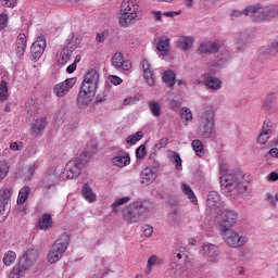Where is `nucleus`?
<instances>
[{"label": "nucleus", "mask_w": 278, "mask_h": 278, "mask_svg": "<svg viewBox=\"0 0 278 278\" xmlns=\"http://www.w3.org/2000/svg\"><path fill=\"white\" fill-rule=\"evenodd\" d=\"M220 173L219 184L225 197L244 194V192L249 190V182L244 181V174L242 170L236 169L232 174H227V169L220 167Z\"/></svg>", "instance_id": "1"}, {"label": "nucleus", "mask_w": 278, "mask_h": 278, "mask_svg": "<svg viewBox=\"0 0 278 278\" xmlns=\"http://www.w3.org/2000/svg\"><path fill=\"white\" fill-rule=\"evenodd\" d=\"M97 153V144H93L91 149H87L78 157L71 160L65 166L64 177L66 179H76L78 175H81V170L86 164L90 162V157Z\"/></svg>", "instance_id": "2"}, {"label": "nucleus", "mask_w": 278, "mask_h": 278, "mask_svg": "<svg viewBox=\"0 0 278 278\" xmlns=\"http://www.w3.org/2000/svg\"><path fill=\"white\" fill-rule=\"evenodd\" d=\"M147 216H149V206L146 205V202H132L122 210V218L127 225L142 223Z\"/></svg>", "instance_id": "3"}, {"label": "nucleus", "mask_w": 278, "mask_h": 278, "mask_svg": "<svg viewBox=\"0 0 278 278\" xmlns=\"http://www.w3.org/2000/svg\"><path fill=\"white\" fill-rule=\"evenodd\" d=\"M36 260H38V251L35 249L27 250L26 253L20 257L18 263L13 267L11 277L20 278L25 270H29V268L36 264Z\"/></svg>", "instance_id": "4"}, {"label": "nucleus", "mask_w": 278, "mask_h": 278, "mask_svg": "<svg viewBox=\"0 0 278 278\" xmlns=\"http://www.w3.org/2000/svg\"><path fill=\"white\" fill-rule=\"evenodd\" d=\"M212 131H214V109H212V105L205 104L198 135L200 138H212Z\"/></svg>", "instance_id": "5"}, {"label": "nucleus", "mask_w": 278, "mask_h": 278, "mask_svg": "<svg viewBox=\"0 0 278 278\" xmlns=\"http://www.w3.org/2000/svg\"><path fill=\"white\" fill-rule=\"evenodd\" d=\"M71 237H68V235H62L61 238L53 243L47 257L49 264H55L62 260V256L66 253V249H68Z\"/></svg>", "instance_id": "6"}, {"label": "nucleus", "mask_w": 278, "mask_h": 278, "mask_svg": "<svg viewBox=\"0 0 278 278\" xmlns=\"http://www.w3.org/2000/svg\"><path fill=\"white\" fill-rule=\"evenodd\" d=\"M219 232L223 236L226 244H228L231 249H240V247H244V244L249 242L247 237L238 235V232L231 228L219 230Z\"/></svg>", "instance_id": "7"}, {"label": "nucleus", "mask_w": 278, "mask_h": 278, "mask_svg": "<svg viewBox=\"0 0 278 278\" xmlns=\"http://www.w3.org/2000/svg\"><path fill=\"white\" fill-rule=\"evenodd\" d=\"M218 223L219 231H227V229H231L238 223V213L233 210L226 208L218 215Z\"/></svg>", "instance_id": "8"}, {"label": "nucleus", "mask_w": 278, "mask_h": 278, "mask_svg": "<svg viewBox=\"0 0 278 278\" xmlns=\"http://www.w3.org/2000/svg\"><path fill=\"white\" fill-rule=\"evenodd\" d=\"M243 14L244 16H250L253 23H260L264 21V18H266V11H264V7H262V3L247 7Z\"/></svg>", "instance_id": "9"}, {"label": "nucleus", "mask_w": 278, "mask_h": 278, "mask_svg": "<svg viewBox=\"0 0 278 278\" xmlns=\"http://www.w3.org/2000/svg\"><path fill=\"white\" fill-rule=\"evenodd\" d=\"M97 86H99V72H97V70H90L84 76V81L80 87L90 92H97Z\"/></svg>", "instance_id": "10"}, {"label": "nucleus", "mask_w": 278, "mask_h": 278, "mask_svg": "<svg viewBox=\"0 0 278 278\" xmlns=\"http://www.w3.org/2000/svg\"><path fill=\"white\" fill-rule=\"evenodd\" d=\"M65 173H58L54 168L50 169L42 179V188L45 190H50L53 186H58L60 179H64Z\"/></svg>", "instance_id": "11"}, {"label": "nucleus", "mask_w": 278, "mask_h": 278, "mask_svg": "<svg viewBox=\"0 0 278 278\" xmlns=\"http://www.w3.org/2000/svg\"><path fill=\"white\" fill-rule=\"evenodd\" d=\"M46 49H47V39L45 38V36H39L30 47L31 60H35V61L40 60Z\"/></svg>", "instance_id": "12"}, {"label": "nucleus", "mask_w": 278, "mask_h": 278, "mask_svg": "<svg viewBox=\"0 0 278 278\" xmlns=\"http://www.w3.org/2000/svg\"><path fill=\"white\" fill-rule=\"evenodd\" d=\"M253 38H255V35L249 30H241L237 35L236 40V49L237 51H244L249 45L253 41Z\"/></svg>", "instance_id": "13"}, {"label": "nucleus", "mask_w": 278, "mask_h": 278, "mask_svg": "<svg viewBox=\"0 0 278 278\" xmlns=\"http://www.w3.org/2000/svg\"><path fill=\"white\" fill-rule=\"evenodd\" d=\"M111 64L116 71H131V61H125L123 52H115L111 60Z\"/></svg>", "instance_id": "14"}, {"label": "nucleus", "mask_w": 278, "mask_h": 278, "mask_svg": "<svg viewBox=\"0 0 278 278\" xmlns=\"http://www.w3.org/2000/svg\"><path fill=\"white\" fill-rule=\"evenodd\" d=\"M96 91H90V89H84L80 87L78 97H77V108L79 110H84V108H88L90 103H92V97H94Z\"/></svg>", "instance_id": "15"}, {"label": "nucleus", "mask_w": 278, "mask_h": 278, "mask_svg": "<svg viewBox=\"0 0 278 278\" xmlns=\"http://www.w3.org/2000/svg\"><path fill=\"white\" fill-rule=\"evenodd\" d=\"M76 81L77 80L75 78H67L66 80L56 84L53 87V93L59 98L66 97V93L71 88H73V86H75Z\"/></svg>", "instance_id": "16"}, {"label": "nucleus", "mask_w": 278, "mask_h": 278, "mask_svg": "<svg viewBox=\"0 0 278 278\" xmlns=\"http://www.w3.org/2000/svg\"><path fill=\"white\" fill-rule=\"evenodd\" d=\"M81 43V40H76L73 43H68L66 48H63L61 51V54L58 60L59 66H64L65 64L68 63V60H71V56L73 55V51L77 49V46Z\"/></svg>", "instance_id": "17"}, {"label": "nucleus", "mask_w": 278, "mask_h": 278, "mask_svg": "<svg viewBox=\"0 0 278 278\" xmlns=\"http://www.w3.org/2000/svg\"><path fill=\"white\" fill-rule=\"evenodd\" d=\"M223 205L218 191H210L206 199V206L211 210V213L216 212V210H220Z\"/></svg>", "instance_id": "18"}, {"label": "nucleus", "mask_w": 278, "mask_h": 278, "mask_svg": "<svg viewBox=\"0 0 278 278\" xmlns=\"http://www.w3.org/2000/svg\"><path fill=\"white\" fill-rule=\"evenodd\" d=\"M131 163V157H129V153L125 152V150H118L115 153V156L112 159L113 166H117L118 168H124V166H129Z\"/></svg>", "instance_id": "19"}, {"label": "nucleus", "mask_w": 278, "mask_h": 278, "mask_svg": "<svg viewBox=\"0 0 278 278\" xmlns=\"http://www.w3.org/2000/svg\"><path fill=\"white\" fill-rule=\"evenodd\" d=\"M263 110L267 114H278L277 97L275 93H268L263 102Z\"/></svg>", "instance_id": "20"}, {"label": "nucleus", "mask_w": 278, "mask_h": 278, "mask_svg": "<svg viewBox=\"0 0 278 278\" xmlns=\"http://www.w3.org/2000/svg\"><path fill=\"white\" fill-rule=\"evenodd\" d=\"M47 128V117H37L33 123H31V136L38 137L41 136V134L45 131Z\"/></svg>", "instance_id": "21"}, {"label": "nucleus", "mask_w": 278, "mask_h": 278, "mask_svg": "<svg viewBox=\"0 0 278 278\" xmlns=\"http://www.w3.org/2000/svg\"><path fill=\"white\" fill-rule=\"evenodd\" d=\"M157 179V172L153 167H146L141 172V184L144 186H149V184H153Z\"/></svg>", "instance_id": "22"}, {"label": "nucleus", "mask_w": 278, "mask_h": 278, "mask_svg": "<svg viewBox=\"0 0 278 278\" xmlns=\"http://www.w3.org/2000/svg\"><path fill=\"white\" fill-rule=\"evenodd\" d=\"M143 68V77L149 86H155V78H153V71H151V64L147 59H143L141 62Z\"/></svg>", "instance_id": "23"}, {"label": "nucleus", "mask_w": 278, "mask_h": 278, "mask_svg": "<svg viewBox=\"0 0 278 278\" xmlns=\"http://www.w3.org/2000/svg\"><path fill=\"white\" fill-rule=\"evenodd\" d=\"M156 49L160 51L161 55H168V53H170V39L166 36L161 37L156 43Z\"/></svg>", "instance_id": "24"}, {"label": "nucleus", "mask_w": 278, "mask_h": 278, "mask_svg": "<svg viewBox=\"0 0 278 278\" xmlns=\"http://www.w3.org/2000/svg\"><path fill=\"white\" fill-rule=\"evenodd\" d=\"M16 45V55L17 58H23V55H25V49H27V36L21 33L17 36Z\"/></svg>", "instance_id": "25"}, {"label": "nucleus", "mask_w": 278, "mask_h": 278, "mask_svg": "<svg viewBox=\"0 0 278 278\" xmlns=\"http://www.w3.org/2000/svg\"><path fill=\"white\" fill-rule=\"evenodd\" d=\"M220 47H218V43L207 41L200 45L198 52L199 53H218Z\"/></svg>", "instance_id": "26"}, {"label": "nucleus", "mask_w": 278, "mask_h": 278, "mask_svg": "<svg viewBox=\"0 0 278 278\" xmlns=\"http://www.w3.org/2000/svg\"><path fill=\"white\" fill-rule=\"evenodd\" d=\"M128 4L124 3L121 12H124L126 14H130L131 16H138V12H140V7L138 5V2L134 0H128Z\"/></svg>", "instance_id": "27"}, {"label": "nucleus", "mask_w": 278, "mask_h": 278, "mask_svg": "<svg viewBox=\"0 0 278 278\" xmlns=\"http://www.w3.org/2000/svg\"><path fill=\"white\" fill-rule=\"evenodd\" d=\"M38 227L42 231L51 229L53 227V217H51V214H43L38 222Z\"/></svg>", "instance_id": "28"}, {"label": "nucleus", "mask_w": 278, "mask_h": 278, "mask_svg": "<svg viewBox=\"0 0 278 278\" xmlns=\"http://www.w3.org/2000/svg\"><path fill=\"white\" fill-rule=\"evenodd\" d=\"M81 194L85 201H88V203H94V201H97V194H94V191H92L90 185L86 182L83 185Z\"/></svg>", "instance_id": "29"}, {"label": "nucleus", "mask_w": 278, "mask_h": 278, "mask_svg": "<svg viewBox=\"0 0 278 278\" xmlns=\"http://www.w3.org/2000/svg\"><path fill=\"white\" fill-rule=\"evenodd\" d=\"M202 251L205 255L213 258H216L218 257V255H220V250L218 249V245H214L212 243L204 244L202 247Z\"/></svg>", "instance_id": "30"}, {"label": "nucleus", "mask_w": 278, "mask_h": 278, "mask_svg": "<svg viewBox=\"0 0 278 278\" xmlns=\"http://www.w3.org/2000/svg\"><path fill=\"white\" fill-rule=\"evenodd\" d=\"M137 20L138 15H131L129 13L122 12V16L119 17V25H122V27H129V25H134Z\"/></svg>", "instance_id": "31"}, {"label": "nucleus", "mask_w": 278, "mask_h": 278, "mask_svg": "<svg viewBox=\"0 0 278 278\" xmlns=\"http://www.w3.org/2000/svg\"><path fill=\"white\" fill-rule=\"evenodd\" d=\"M192 45H194V39L190 36H181L178 39V47L182 49V51H188V49H192Z\"/></svg>", "instance_id": "32"}, {"label": "nucleus", "mask_w": 278, "mask_h": 278, "mask_svg": "<svg viewBox=\"0 0 278 278\" xmlns=\"http://www.w3.org/2000/svg\"><path fill=\"white\" fill-rule=\"evenodd\" d=\"M204 84L210 90H220V87L223 86V81L214 76L206 77Z\"/></svg>", "instance_id": "33"}, {"label": "nucleus", "mask_w": 278, "mask_h": 278, "mask_svg": "<svg viewBox=\"0 0 278 278\" xmlns=\"http://www.w3.org/2000/svg\"><path fill=\"white\" fill-rule=\"evenodd\" d=\"M163 81L168 86V88H173V86L177 83V75L173 71H165L163 74Z\"/></svg>", "instance_id": "34"}, {"label": "nucleus", "mask_w": 278, "mask_h": 278, "mask_svg": "<svg viewBox=\"0 0 278 278\" xmlns=\"http://www.w3.org/2000/svg\"><path fill=\"white\" fill-rule=\"evenodd\" d=\"M131 201L130 197H124L115 199V201L111 204V210L114 214L121 211V205H125V203H129Z\"/></svg>", "instance_id": "35"}, {"label": "nucleus", "mask_w": 278, "mask_h": 278, "mask_svg": "<svg viewBox=\"0 0 278 278\" xmlns=\"http://www.w3.org/2000/svg\"><path fill=\"white\" fill-rule=\"evenodd\" d=\"M149 110L155 118H160V115L162 114V105L159 104L157 101H149L148 102Z\"/></svg>", "instance_id": "36"}, {"label": "nucleus", "mask_w": 278, "mask_h": 278, "mask_svg": "<svg viewBox=\"0 0 278 278\" xmlns=\"http://www.w3.org/2000/svg\"><path fill=\"white\" fill-rule=\"evenodd\" d=\"M191 147L195 152V155H198V157H203V155H205L203 142L201 140L199 139L193 140L191 142Z\"/></svg>", "instance_id": "37"}, {"label": "nucleus", "mask_w": 278, "mask_h": 278, "mask_svg": "<svg viewBox=\"0 0 278 278\" xmlns=\"http://www.w3.org/2000/svg\"><path fill=\"white\" fill-rule=\"evenodd\" d=\"M10 201H12V191L10 189L0 191V203L7 207H10Z\"/></svg>", "instance_id": "38"}, {"label": "nucleus", "mask_w": 278, "mask_h": 278, "mask_svg": "<svg viewBox=\"0 0 278 278\" xmlns=\"http://www.w3.org/2000/svg\"><path fill=\"white\" fill-rule=\"evenodd\" d=\"M181 191L184 192V194H186V197H188L191 203L197 205V195L194 194V191H192V188L190 186H188L187 184H184L181 186Z\"/></svg>", "instance_id": "39"}, {"label": "nucleus", "mask_w": 278, "mask_h": 278, "mask_svg": "<svg viewBox=\"0 0 278 278\" xmlns=\"http://www.w3.org/2000/svg\"><path fill=\"white\" fill-rule=\"evenodd\" d=\"M277 129V124L273 123L270 119H265L262 126V131L265 134H268L269 136H273V132Z\"/></svg>", "instance_id": "40"}, {"label": "nucleus", "mask_w": 278, "mask_h": 278, "mask_svg": "<svg viewBox=\"0 0 278 278\" xmlns=\"http://www.w3.org/2000/svg\"><path fill=\"white\" fill-rule=\"evenodd\" d=\"M31 192V188L24 187L20 190L18 198H17V204L23 205L25 201H27V198L29 197V193Z\"/></svg>", "instance_id": "41"}, {"label": "nucleus", "mask_w": 278, "mask_h": 278, "mask_svg": "<svg viewBox=\"0 0 278 278\" xmlns=\"http://www.w3.org/2000/svg\"><path fill=\"white\" fill-rule=\"evenodd\" d=\"M144 138V132L142 131H137L135 135H130L126 139V144L134 146L136 142H139V140H142Z\"/></svg>", "instance_id": "42"}, {"label": "nucleus", "mask_w": 278, "mask_h": 278, "mask_svg": "<svg viewBox=\"0 0 278 278\" xmlns=\"http://www.w3.org/2000/svg\"><path fill=\"white\" fill-rule=\"evenodd\" d=\"M16 262V253L14 251H8L3 257L4 266H12Z\"/></svg>", "instance_id": "43"}, {"label": "nucleus", "mask_w": 278, "mask_h": 278, "mask_svg": "<svg viewBox=\"0 0 278 278\" xmlns=\"http://www.w3.org/2000/svg\"><path fill=\"white\" fill-rule=\"evenodd\" d=\"M265 16H278V4H269L265 8Z\"/></svg>", "instance_id": "44"}, {"label": "nucleus", "mask_w": 278, "mask_h": 278, "mask_svg": "<svg viewBox=\"0 0 278 278\" xmlns=\"http://www.w3.org/2000/svg\"><path fill=\"white\" fill-rule=\"evenodd\" d=\"M10 214V208L5 206V204L0 203V223H5V218H8Z\"/></svg>", "instance_id": "45"}, {"label": "nucleus", "mask_w": 278, "mask_h": 278, "mask_svg": "<svg viewBox=\"0 0 278 278\" xmlns=\"http://www.w3.org/2000/svg\"><path fill=\"white\" fill-rule=\"evenodd\" d=\"M170 162H175L177 170H181V156L177 152H173L170 155Z\"/></svg>", "instance_id": "46"}, {"label": "nucleus", "mask_w": 278, "mask_h": 278, "mask_svg": "<svg viewBox=\"0 0 278 278\" xmlns=\"http://www.w3.org/2000/svg\"><path fill=\"white\" fill-rule=\"evenodd\" d=\"M108 101V90L101 91L97 97H96V105H99L101 103H105Z\"/></svg>", "instance_id": "47"}, {"label": "nucleus", "mask_w": 278, "mask_h": 278, "mask_svg": "<svg viewBox=\"0 0 278 278\" xmlns=\"http://www.w3.org/2000/svg\"><path fill=\"white\" fill-rule=\"evenodd\" d=\"M0 99H3V101L8 99V83L4 80L0 83Z\"/></svg>", "instance_id": "48"}, {"label": "nucleus", "mask_w": 278, "mask_h": 278, "mask_svg": "<svg viewBox=\"0 0 278 278\" xmlns=\"http://www.w3.org/2000/svg\"><path fill=\"white\" fill-rule=\"evenodd\" d=\"M8 170H10V166H8V162L1 161L0 162V181L8 175Z\"/></svg>", "instance_id": "49"}, {"label": "nucleus", "mask_w": 278, "mask_h": 278, "mask_svg": "<svg viewBox=\"0 0 278 278\" xmlns=\"http://www.w3.org/2000/svg\"><path fill=\"white\" fill-rule=\"evenodd\" d=\"M147 155V146L141 144L139 148L136 150V157L138 160H142Z\"/></svg>", "instance_id": "50"}, {"label": "nucleus", "mask_w": 278, "mask_h": 278, "mask_svg": "<svg viewBox=\"0 0 278 278\" xmlns=\"http://www.w3.org/2000/svg\"><path fill=\"white\" fill-rule=\"evenodd\" d=\"M180 116L185 121H192V111H190L189 109L182 108L180 110Z\"/></svg>", "instance_id": "51"}, {"label": "nucleus", "mask_w": 278, "mask_h": 278, "mask_svg": "<svg viewBox=\"0 0 278 278\" xmlns=\"http://www.w3.org/2000/svg\"><path fill=\"white\" fill-rule=\"evenodd\" d=\"M269 138H270V135L268 132H264V130H262V132L258 135L257 142H258V144H266V142H268Z\"/></svg>", "instance_id": "52"}, {"label": "nucleus", "mask_w": 278, "mask_h": 278, "mask_svg": "<svg viewBox=\"0 0 278 278\" xmlns=\"http://www.w3.org/2000/svg\"><path fill=\"white\" fill-rule=\"evenodd\" d=\"M35 173H36V165H29L27 168V172H25V180L30 181Z\"/></svg>", "instance_id": "53"}, {"label": "nucleus", "mask_w": 278, "mask_h": 278, "mask_svg": "<svg viewBox=\"0 0 278 278\" xmlns=\"http://www.w3.org/2000/svg\"><path fill=\"white\" fill-rule=\"evenodd\" d=\"M269 53H270V55H277V53H278V36L270 43Z\"/></svg>", "instance_id": "54"}, {"label": "nucleus", "mask_w": 278, "mask_h": 278, "mask_svg": "<svg viewBox=\"0 0 278 278\" xmlns=\"http://www.w3.org/2000/svg\"><path fill=\"white\" fill-rule=\"evenodd\" d=\"M181 108V101L172 99L169 101V110H173L174 112H177Z\"/></svg>", "instance_id": "55"}, {"label": "nucleus", "mask_w": 278, "mask_h": 278, "mask_svg": "<svg viewBox=\"0 0 278 278\" xmlns=\"http://www.w3.org/2000/svg\"><path fill=\"white\" fill-rule=\"evenodd\" d=\"M142 231L147 238H151V236H153V227L151 225H144L142 227Z\"/></svg>", "instance_id": "56"}, {"label": "nucleus", "mask_w": 278, "mask_h": 278, "mask_svg": "<svg viewBox=\"0 0 278 278\" xmlns=\"http://www.w3.org/2000/svg\"><path fill=\"white\" fill-rule=\"evenodd\" d=\"M109 79L113 86H121V84H123V78L118 76L111 75L109 76Z\"/></svg>", "instance_id": "57"}, {"label": "nucleus", "mask_w": 278, "mask_h": 278, "mask_svg": "<svg viewBox=\"0 0 278 278\" xmlns=\"http://www.w3.org/2000/svg\"><path fill=\"white\" fill-rule=\"evenodd\" d=\"M267 201H269L270 205L275 206L278 203V193H276L275 195L268 193L267 194Z\"/></svg>", "instance_id": "58"}, {"label": "nucleus", "mask_w": 278, "mask_h": 278, "mask_svg": "<svg viewBox=\"0 0 278 278\" xmlns=\"http://www.w3.org/2000/svg\"><path fill=\"white\" fill-rule=\"evenodd\" d=\"M166 144H168V139L162 138L159 141V143L154 144V149H157V151H160V149H164V147H166Z\"/></svg>", "instance_id": "59"}, {"label": "nucleus", "mask_w": 278, "mask_h": 278, "mask_svg": "<svg viewBox=\"0 0 278 278\" xmlns=\"http://www.w3.org/2000/svg\"><path fill=\"white\" fill-rule=\"evenodd\" d=\"M155 264H157V256L155 255L150 256L147 265L148 270H151L152 266H155Z\"/></svg>", "instance_id": "60"}, {"label": "nucleus", "mask_w": 278, "mask_h": 278, "mask_svg": "<svg viewBox=\"0 0 278 278\" xmlns=\"http://www.w3.org/2000/svg\"><path fill=\"white\" fill-rule=\"evenodd\" d=\"M7 26H8V15L2 14L0 15V29H3Z\"/></svg>", "instance_id": "61"}, {"label": "nucleus", "mask_w": 278, "mask_h": 278, "mask_svg": "<svg viewBox=\"0 0 278 278\" xmlns=\"http://www.w3.org/2000/svg\"><path fill=\"white\" fill-rule=\"evenodd\" d=\"M2 5H7V8H14L16 5V0H0Z\"/></svg>", "instance_id": "62"}, {"label": "nucleus", "mask_w": 278, "mask_h": 278, "mask_svg": "<svg viewBox=\"0 0 278 278\" xmlns=\"http://www.w3.org/2000/svg\"><path fill=\"white\" fill-rule=\"evenodd\" d=\"M268 155H270V157H277L278 159V148H271L268 153L265 155V157H268Z\"/></svg>", "instance_id": "63"}, {"label": "nucleus", "mask_w": 278, "mask_h": 278, "mask_svg": "<svg viewBox=\"0 0 278 278\" xmlns=\"http://www.w3.org/2000/svg\"><path fill=\"white\" fill-rule=\"evenodd\" d=\"M96 40L100 43L105 42V31L98 33L96 36Z\"/></svg>", "instance_id": "64"}]
</instances>
